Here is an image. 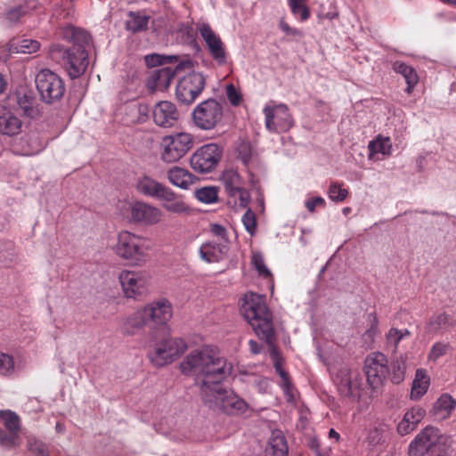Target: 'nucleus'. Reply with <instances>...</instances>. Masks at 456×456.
Returning a JSON list of instances; mask_svg holds the SVG:
<instances>
[{
	"instance_id": "obj_1",
	"label": "nucleus",
	"mask_w": 456,
	"mask_h": 456,
	"mask_svg": "<svg viewBox=\"0 0 456 456\" xmlns=\"http://www.w3.org/2000/svg\"><path fill=\"white\" fill-rule=\"evenodd\" d=\"M183 374L194 376L203 394L204 387L211 388L222 383L232 372V365L220 355L216 347L207 346L192 350L180 363Z\"/></svg>"
},
{
	"instance_id": "obj_2",
	"label": "nucleus",
	"mask_w": 456,
	"mask_h": 456,
	"mask_svg": "<svg viewBox=\"0 0 456 456\" xmlns=\"http://www.w3.org/2000/svg\"><path fill=\"white\" fill-rule=\"evenodd\" d=\"M240 313L255 333L268 345L270 357L275 370L279 372L284 370L282 358L273 344V314L266 305L265 297L253 292L245 294L241 299Z\"/></svg>"
},
{
	"instance_id": "obj_3",
	"label": "nucleus",
	"mask_w": 456,
	"mask_h": 456,
	"mask_svg": "<svg viewBox=\"0 0 456 456\" xmlns=\"http://www.w3.org/2000/svg\"><path fill=\"white\" fill-rule=\"evenodd\" d=\"M204 387L201 398L208 408L230 415L242 414L247 411V403L233 391L224 388L222 383H217L211 388Z\"/></svg>"
},
{
	"instance_id": "obj_4",
	"label": "nucleus",
	"mask_w": 456,
	"mask_h": 456,
	"mask_svg": "<svg viewBox=\"0 0 456 456\" xmlns=\"http://www.w3.org/2000/svg\"><path fill=\"white\" fill-rule=\"evenodd\" d=\"M151 249L148 239L122 231L118 235L114 247L115 253L134 265H142L148 260V251Z\"/></svg>"
},
{
	"instance_id": "obj_5",
	"label": "nucleus",
	"mask_w": 456,
	"mask_h": 456,
	"mask_svg": "<svg viewBox=\"0 0 456 456\" xmlns=\"http://www.w3.org/2000/svg\"><path fill=\"white\" fill-rule=\"evenodd\" d=\"M36 87L42 102L47 104L55 103L63 97L65 85L61 77L53 71L41 69L35 78Z\"/></svg>"
},
{
	"instance_id": "obj_6",
	"label": "nucleus",
	"mask_w": 456,
	"mask_h": 456,
	"mask_svg": "<svg viewBox=\"0 0 456 456\" xmlns=\"http://www.w3.org/2000/svg\"><path fill=\"white\" fill-rule=\"evenodd\" d=\"M221 182L227 196V202L232 208H246L250 201V194L243 187V180L233 169L225 170Z\"/></svg>"
},
{
	"instance_id": "obj_7",
	"label": "nucleus",
	"mask_w": 456,
	"mask_h": 456,
	"mask_svg": "<svg viewBox=\"0 0 456 456\" xmlns=\"http://www.w3.org/2000/svg\"><path fill=\"white\" fill-rule=\"evenodd\" d=\"M191 115L193 123L198 128L211 130L222 121L224 107L217 100L209 98L199 103Z\"/></svg>"
},
{
	"instance_id": "obj_8",
	"label": "nucleus",
	"mask_w": 456,
	"mask_h": 456,
	"mask_svg": "<svg viewBox=\"0 0 456 456\" xmlns=\"http://www.w3.org/2000/svg\"><path fill=\"white\" fill-rule=\"evenodd\" d=\"M448 436L442 434L438 428L427 426L421 429L408 446L409 456H425L431 452Z\"/></svg>"
},
{
	"instance_id": "obj_9",
	"label": "nucleus",
	"mask_w": 456,
	"mask_h": 456,
	"mask_svg": "<svg viewBox=\"0 0 456 456\" xmlns=\"http://www.w3.org/2000/svg\"><path fill=\"white\" fill-rule=\"evenodd\" d=\"M192 136L188 133L167 135L161 142V159L174 163L182 159L192 147Z\"/></svg>"
},
{
	"instance_id": "obj_10",
	"label": "nucleus",
	"mask_w": 456,
	"mask_h": 456,
	"mask_svg": "<svg viewBox=\"0 0 456 456\" xmlns=\"http://www.w3.org/2000/svg\"><path fill=\"white\" fill-rule=\"evenodd\" d=\"M364 371L370 387L372 389L380 387L390 373L387 356L380 352L369 354L364 362Z\"/></svg>"
},
{
	"instance_id": "obj_11",
	"label": "nucleus",
	"mask_w": 456,
	"mask_h": 456,
	"mask_svg": "<svg viewBox=\"0 0 456 456\" xmlns=\"http://www.w3.org/2000/svg\"><path fill=\"white\" fill-rule=\"evenodd\" d=\"M222 155L223 150L217 144H205L192 154L191 166L197 173L208 174L216 167Z\"/></svg>"
},
{
	"instance_id": "obj_12",
	"label": "nucleus",
	"mask_w": 456,
	"mask_h": 456,
	"mask_svg": "<svg viewBox=\"0 0 456 456\" xmlns=\"http://www.w3.org/2000/svg\"><path fill=\"white\" fill-rule=\"evenodd\" d=\"M149 326L158 333H167V324L172 318L171 303L165 298L153 301L143 307Z\"/></svg>"
},
{
	"instance_id": "obj_13",
	"label": "nucleus",
	"mask_w": 456,
	"mask_h": 456,
	"mask_svg": "<svg viewBox=\"0 0 456 456\" xmlns=\"http://www.w3.org/2000/svg\"><path fill=\"white\" fill-rule=\"evenodd\" d=\"M333 381L342 396L354 400L360 398L362 379L357 370L343 366L334 374Z\"/></svg>"
},
{
	"instance_id": "obj_14",
	"label": "nucleus",
	"mask_w": 456,
	"mask_h": 456,
	"mask_svg": "<svg viewBox=\"0 0 456 456\" xmlns=\"http://www.w3.org/2000/svg\"><path fill=\"white\" fill-rule=\"evenodd\" d=\"M263 112L265 117V127L269 132H287L293 126V118L286 104L266 105Z\"/></svg>"
},
{
	"instance_id": "obj_15",
	"label": "nucleus",
	"mask_w": 456,
	"mask_h": 456,
	"mask_svg": "<svg viewBox=\"0 0 456 456\" xmlns=\"http://www.w3.org/2000/svg\"><path fill=\"white\" fill-rule=\"evenodd\" d=\"M206 81L201 73L191 72L184 76L176 86V98L184 104L192 103L205 88Z\"/></svg>"
},
{
	"instance_id": "obj_16",
	"label": "nucleus",
	"mask_w": 456,
	"mask_h": 456,
	"mask_svg": "<svg viewBox=\"0 0 456 456\" xmlns=\"http://www.w3.org/2000/svg\"><path fill=\"white\" fill-rule=\"evenodd\" d=\"M199 32L206 43L211 57L216 62L223 66L227 62V52L221 37L212 29L208 23H203L199 27Z\"/></svg>"
},
{
	"instance_id": "obj_17",
	"label": "nucleus",
	"mask_w": 456,
	"mask_h": 456,
	"mask_svg": "<svg viewBox=\"0 0 456 456\" xmlns=\"http://www.w3.org/2000/svg\"><path fill=\"white\" fill-rule=\"evenodd\" d=\"M130 221L134 224L151 225L162 218V212L155 206L142 201H135L129 207Z\"/></svg>"
},
{
	"instance_id": "obj_18",
	"label": "nucleus",
	"mask_w": 456,
	"mask_h": 456,
	"mask_svg": "<svg viewBox=\"0 0 456 456\" xmlns=\"http://www.w3.org/2000/svg\"><path fill=\"white\" fill-rule=\"evenodd\" d=\"M65 66L71 78L83 75L89 64L87 50L68 48L64 52Z\"/></svg>"
},
{
	"instance_id": "obj_19",
	"label": "nucleus",
	"mask_w": 456,
	"mask_h": 456,
	"mask_svg": "<svg viewBox=\"0 0 456 456\" xmlns=\"http://www.w3.org/2000/svg\"><path fill=\"white\" fill-rule=\"evenodd\" d=\"M152 116L157 126L167 128L176 124L180 113L175 103L169 101H161L154 106Z\"/></svg>"
},
{
	"instance_id": "obj_20",
	"label": "nucleus",
	"mask_w": 456,
	"mask_h": 456,
	"mask_svg": "<svg viewBox=\"0 0 456 456\" xmlns=\"http://www.w3.org/2000/svg\"><path fill=\"white\" fill-rule=\"evenodd\" d=\"M119 281L126 297L137 298L146 292V279L139 273L123 271Z\"/></svg>"
},
{
	"instance_id": "obj_21",
	"label": "nucleus",
	"mask_w": 456,
	"mask_h": 456,
	"mask_svg": "<svg viewBox=\"0 0 456 456\" xmlns=\"http://www.w3.org/2000/svg\"><path fill=\"white\" fill-rule=\"evenodd\" d=\"M179 69L180 64H176L175 67H159L151 70L147 78L148 88L151 91L167 90Z\"/></svg>"
},
{
	"instance_id": "obj_22",
	"label": "nucleus",
	"mask_w": 456,
	"mask_h": 456,
	"mask_svg": "<svg viewBox=\"0 0 456 456\" xmlns=\"http://www.w3.org/2000/svg\"><path fill=\"white\" fill-rule=\"evenodd\" d=\"M228 251V240H224L221 242L208 241L203 243L199 252L202 260L208 263H216L224 259Z\"/></svg>"
},
{
	"instance_id": "obj_23",
	"label": "nucleus",
	"mask_w": 456,
	"mask_h": 456,
	"mask_svg": "<svg viewBox=\"0 0 456 456\" xmlns=\"http://www.w3.org/2000/svg\"><path fill=\"white\" fill-rule=\"evenodd\" d=\"M426 411L420 406H413L408 410L403 419L397 425V431L401 436H405L413 431L423 419Z\"/></svg>"
},
{
	"instance_id": "obj_24",
	"label": "nucleus",
	"mask_w": 456,
	"mask_h": 456,
	"mask_svg": "<svg viewBox=\"0 0 456 456\" xmlns=\"http://www.w3.org/2000/svg\"><path fill=\"white\" fill-rule=\"evenodd\" d=\"M21 120L10 110L0 104V133L13 136L20 133Z\"/></svg>"
},
{
	"instance_id": "obj_25",
	"label": "nucleus",
	"mask_w": 456,
	"mask_h": 456,
	"mask_svg": "<svg viewBox=\"0 0 456 456\" xmlns=\"http://www.w3.org/2000/svg\"><path fill=\"white\" fill-rule=\"evenodd\" d=\"M16 103L25 117L34 118L39 115L37 100L31 91L17 92Z\"/></svg>"
},
{
	"instance_id": "obj_26",
	"label": "nucleus",
	"mask_w": 456,
	"mask_h": 456,
	"mask_svg": "<svg viewBox=\"0 0 456 456\" xmlns=\"http://www.w3.org/2000/svg\"><path fill=\"white\" fill-rule=\"evenodd\" d=\"M167 188V186L148 175L139 177L136 182V190L138 192L158 200H159Z\"/></svg>"
},
{
	"instance_id": "obj_27",
	"label": "nucleus",
	"mask_w": 456,
	"mask_h": 456,
	"mask_svg": "<svg viewBox=\"0 0 456 456\" xmlns=\"http://www.w3.org/2000/svg\"><path fill=\"white\" fill-rule=\"evenodd\" d=\"M456 408V400L449 394L445 393L435 402L432 408L433 416L438 420L448 419Z\"/></svg>"
},
{
	"instance_id": "obj_28",
	"label": "nucleus",
	"mask_w": 456,
	"mask_h": 456,
	"mask_svg": "<svg viewBox=\"0 0 456 456\" xmlns=\"http://www.w3.org/2000/svg\"><path fill=\"white\" fill-rule=\"evenodd\" d=\"M145 325H149L145 311L142 308L138 309L123 320L122 331L126 335H134Z\"/></svg>"
},
{
	"instance_id": "obj_29",
	"label": "nucleus",
	"mask_w": 456,
	"mask_h": 456,
	"mask_svg": "<svg viewBox=\"0 0 456 456\" xmlns=\"http://www.w3.org/2000/svg\"><path fill=\"white\" fill-rule=\"evenodd\" d=\"M168 181L175 186L186 190L194 183V175L188 170L173 167L167 172Z\"/></svg>"
},
{
	"instance_id": "obj_30",
	"label": "nucleus",
	"mask_w": 456,
	"mask_h": 456,
	"mask_svg": "<svg viewBox=\"0 0 456 456\" xmlns=\"http://www.w3.org/2000/svg\"><path fill=\"white\" fill-rule=\"evenodd\" d=\"M159 200H164L163 208L171 213L182 214L189 210L182 197L177 196L170 188H167Z\"/></svg>"
},
{
	"instance_id": "obj_31",
	"label": "nucleus",
	"mask_w": 456,
	"mask_h": 456,
	"mask_svg": "<svg viewBox=\"0 0 456 456\" xmlns=\"http://www.w3.org/2000/svg\"><path fill=\"white\" fill-rule=\"evenodd\" d=\"M167 333H158L155 338H161L162 345L166 347L167 353L173 359V361L181 355L187 349V344L182 338H167Z\"/></svg>"
},
{
	"instance_id": "obj_32",
	"label": "nucleus",
	"mask_w": 456,
	"mask_h": 456,
	"mask_svg": "<svg viewBox=\"0 0 456 456\" xmlns=\"http://www.w3.org/2000/svg\"><path fill=\"white\" fill-rule=\"evenodd\" d=\"M429 384L430 379L427 371L423 369L417 370L415 379L412 382L411 398L412 400L420 399L427 393Z\"/></svg>"
},
{
	"instance_id": "obj_33",
	"label": "nucleus",
	"mask_w": 456,
	"mask_h": 456,
	"mask_svg": "<svg viewBox=\"0 0 456 456\" xmlns=\"http://www.w3.org/2000/svg\"><path fill=\"white\" fill-rule=\"evenodd\" d=\"M393 69L404 77L407 83L405 92L408 94H411L414 86L419 82V77L416 70L411 66H409L403 61H395L393 63Z\"/></svg>"
},
{
	"instance_id": "obj_34",
	"label": "nucleus",
	"mask_w": 456,
	"mask_h": 456,
	"mask_svg": "<svg viewBox=\"0 0 456 456\" xmlns=\"http://www.w3.org/2000/svg\"><path fill=\"white\" fill-rule=\"evenodd\" d=\"M454 326L455 322L450 315L445 313H439L433 314L429 319L428 331L436 334Z\"/></svg>"
},
{
	"instance_id": "obj_35",
	"label": "nucleus",
	"mask_w": 456,
	"mask_h": 456,
	"mask_svg": "<svg viewBox=\"0 0 456 456\" xmlns=\"http://www.w3.org/2000/svg\"><path fill=\"white\" fill-rule=\"evenodd\" d=\"M149 20L150 16L131 11L128 12V20L126 21V29L133 34L145 31L148 28Z\"/></svg>"
},
{
	"instance_id": "obj_36",
	"label": "nucleus",
	"mask_w": 456,
	"mask_h": 456,
	"mask_svg": "<svg viewBox=\"0 0 456 456\" xmlns=\"http://www.w3.org/2000/svg\"><path fill=\"white\" fill-rule=\"evenodd\" d=\"M271 456H288V444L281 432H273L266 449Z\"/></svg>"
},
{
	"instance_id": "obj_37",
	"label": "nucleus",
	"mask_w": 456,
	"mask_h": 456,
	"mask_svg": "<svg viewBox=\"0 0 456 456\" xmlns=\"http://www.w3.org/2000/svg\"><path fill=\"white\" fill-rule=\"evenodd\" d=\"M389 369L391 381L394 384L401 383L405 377L406 356L400 354L399 356L395 357L391 362Z\"/></svg>"
},
{
	"instance_id": "obj_38",
	"label": "nucleus",
	"mask_w": 456,
	"mask_h": 456,
	"mask_svg": "<svg viewBox=\"0 0 456 456\" xmlns=\"http://www.w3.org/2000/svg\"><path fill=\"white\" fill-rule=\"evenodd\" d=\"M368 149L370 151V158L378 153H381L383 155H390L392 151V143L388 137L379 136L377 139L369 142Z\"/></svg>"
},
{
	"instance_id": "obj_39",
	"label": "nucleus",
	"mask_w": 456,
	"mask_h": 456,
	"mask_svg": "<svg viewBox=\"0 0 456 456\" xmlns=\"http://www.w3.org/2000/svg\"><path fill=\"white\" fill-rule=\"evenodd\" d=\"M0 420L9 432L19 434L20 429V419L16 412L11 410H1Z\"/></svg>"
},
{
	"instance_id": "obj_40",
	"label": "nucleus",
	"mask_w": 456,
	"mask_h": 456,
	"mask_svg": "<svg viewBox=\"0 0 456 456\" xmlns=\"http://www.w3.org/2000/svg\"><path fill=\"white\" fill-rule=\"evenodd\" d=\"M169 354L167 353L166 347L162 345L160 342L156 346L154 350L150 352L149 357L151 362L158 367L164 366L171 362H173V359Z\"/></svg>"
},
{
	"instance_id": "obj_41",
	"label": "nucleus",
	"mask_w": 456,
	"mask_h": 456,
	"mask_svg": "<svg viewBox=\"0 0 456 456\" xmlns=\"http://www.w3.org/2000/svg\"><path fill=\"white\" fill-rule=\"evenodd\" d=\"M384 432L383 427H373L370 428L365 438V443L370 450H375L384 442Z\"/></svg>"
},
{
	"instance_id": "obj_42",
	"label": "nucleus",
	"mask_w": 456,
	"mask_h": 456,
	"mask_svg": "<svg viewBox=\"0 0 456 456\" xmlns=\"http://www.w3.org/2000/svg\"><path fill=\"white\" fill-rule=\"evenodd\" d=\"M72 45L69 48L79 47L80 50H87L91 43L89 33L82 28H72Z\"/></svg>"
},
{
	"instance_id": "obj_43",
	"label": "nucleus",
	"mask_w": 456,
	"mask_h": 456,
	"mask_svg": "<svg viewBox=\"0 0 456 456\" xmlns=\"http://www.w3.org/2000/svg\"><path fill=\"white\" fill-rule=\"evenodd\" d=\"M368 322H370V327L362 334V340L365 346H370L374 343L379 331V320L374 313L368 314Z\"/></svg>"
},
{
	"instance_id": "obj_44",
	"label": "nucleus",
	"mask_w": 456,
	"mask_h": 456,
	"mask_svg": "<svg viewBox=\"0 0 456 456\" xmlns=\"http://www.w3.org/2000/svg\"><path fill=\"white\" fill-rule=\"evenodd\" d=\"M196 199L205 204H212L217 201L218 194L216 187L206 186L194 191Z\"/></svg>"
},
{
	"instance_id": "obj_45",
	"label": "nucleus",
	"mask_w": 456,
	"mask_h": 456,
	"mask_svg": "<svg viewBox=\"0 0 456 456\" xmlns=\"http://www.w3.org/2000/svg\"><path fill=\"white\" fill-rule=\"evenodd\" d=\"M328 195L332 201L342 202L348 196V191L342 188L339 183H333L328 189Z\"/></svg>"
},
{
	"instance_id": "obj_46",
	"label": "nucleus",
	"mask_w": 456,
	"mask_h": 456,
	"mask_svg": "<svg viewBox=\"0 0 456 456\" xmlns=\"http://www.w3.org/2000/svg\"><path fill=\"white\" fill-rule=\"evenodd\" d=\"M454 449L452 447V440L450 437L446 438L444 442L440 443L428 456H453Z\"/></svg>"
},
{
	"instance_id": "obj_47",
	"label": "nucleus",
	"mask_w": 456,
	"mask_h": 456,
	"mask_svg": "<svg viewBox=\"0 0 456 456\" xmlns=\"http://www.w3.org/2000/svg\"><path fill=\"white\" fill-rule=\"evenodd\" d=\"M242 224L246 231L251 235H255L256 232V217L251 208H248L241 218Z\"/></svg>"
},
{
	"instance_id": "obj_48",
	"label": "nucleus",
	"mask_w": 456,
	"mask_h": 456,
	"mask_svg": "<svg viewBox=\"0 0 456 456\" xmlns=\"http://www.w3.org/2000/svg\"><path fill=\"white\" fill-rule=\"evenodd\" d=\"M40 47V44L33 39H22L17 43L15 46L16 52L21 53H36Z\"/></svg>"
},
{
	"instance_id": "obj_49",
	"label": "nucleus",
	"mask_w": 456,
	"mask_h": 456,
	"mask_svg": "<svg viewBox=\"0 0 456 456\" xmlns=\"http://www.w3.org/2000/svg\"><path fill=\"white\" fill-rule=\"evenodd\" d=\"M145 61L148 65L162 66L165 63H172L174 61H176L177 58H176V56H174V55H161V54H158V53H153L151 55H147L145 57Z\"/></svg>"
},
{
	"instance_id": "obj_50",
	"label": "nucleus",
	"mask_w": 456,
	"mask_h": 456,
	"mask_svg": "<svg viewBox=\"0 0 456 456\" xmlns=\"http://www.w3.org/2000/svg\"><path fill=\"white\" fill-rule=\"evenodd\" d=\"M14 371V361L12 356L0 352V374L11 375Z\"/></svg>"
},
{
	"instance_id": "obj_51",
	"label": "nucleus",
	"mask_w": 456,
	"mask_h": 456,
	"mask_svg": "<svg viewBox=\"0 0 456 456\" xmlns=\"http://www.w3.org/2000/svg\"><path fill=\"white\" fill-rule=\"evenodd\" d=\"M252 264L258 272L259 275L264 278L271 276V272L268 270L265 264L264 256L260 253H255L252 256Z\"/></svg>"
},
{
	"instance_id": "obj_52",
	"label": "nucleus",
	"mask_w": 456,
	"mask_h": 456,
	"mask_svg": "<svg viewBox=\"0 0 456 456\" xmlns=\"http://www.w3.org/2000/svg\"><path fill=\"white\" fill-rule=\"evenodd\" d=\"M28 449L37 456H48L45 444L36 438L28 439Z\"/></svg>"
},
{
	"instance_id": "obj_53",
	"label": "nucleus",
	"mask_w": 456,
	"mask_h": 456,
	"mask_svg": "<svg viewBox=\"0 0 456 456\" xmlns=\"http://www.w3.org/2000/svg\"><path fill=\"white\" fill-rule=\"evenodd\" d=\"M18 434L12 432H5L0 428V444L6 448H12L17 445Z\"/></svg>"
},
{
	"instance_id": "obj_54",
	"label": "nucleus",
	"mask_w": 456,
	"mask_h": 456,
	"mask_svg": "<svg viewBox=\"0 0 456 456\" xmlns=\"http://www.w3.org/2000/svg\"><path fill=\"white\" fill-rule=\"evenodd\" d=\"M18 434L12 432H5L0 428V444L6 448H12L17 445Z\"/></svg>"
},
{
	"instance_id": "obj_55",
	"label": "nucleus",
	"mask_w": 456,
	"mask_h": 456,
	"mask_svg": "<svg viewBox=\"0 0 456 456\" xmlns=\"http://www.w3.org/2000/svg\"><path fill=\"white\" fill-rule=\"evenodd\" d=\"M449 347L448 344L442 343V342H436L435 343L428 354V359L430 361L436 362L437 359L444 355L447 352V349Z\"/></svg>"
},
{
	"instance_id": "obj_56",
	"label": "nucleus",
	"mask_w": 456,
	"mask_h": 456,
	"mask_svg": "<svg viewBox=\"0 0 456 456\" xmlns=\"http://www.w3.org/2000/svg\"><path fill=\"white\" fill-rule=\"evenodd\" d=\"M308 446L317 456H330V449L329 447L322 448L321 440L316 436H312L309 439Z\"/></svg>"
},
{
	"instance_id": "obj_57",
	"label": "nucleus",
	"mask_w": 456,
	"mask_h": 456,
	"mask_svg": "<svg viewBox=\"0 0 456 456\" xmlns=\"http://www.w3.org/2000/svg\"><path fill=\"white\" fill-rule=\"evenodd\" d=\"M226 94L230 103L232 106L240 105L241 102V95L232 84L226 86Z\"/></svg>"
},
{
	"instance_id": "obj_58",
	"label": "nucleus",
	"mask_w": 456,
	"mask_h": 456,
	"mask_svg": "<svg viewBox=\"0 0 456 456\" xmlns=\"http://www.w3.org/2000/svg\"><path fill=\"white\" fill-rule=\"evenodd\" d=\"M26 12L27 10L22 5L14 6L8 10L6 19L11 22H17Z\"/></svg>"
},
{
	"instance_id": "obj_59",
	"label": "nucleus",
	"mask_w": 456,
	"mask_h": 456,
	"mask_svg": "<svg viewBox=\"0 0 456 456\" xmlns=\"http://www.w3.org/2000/svg\"><path fill=\"white\" fill-rule=\"evenodd\" d=\"M387 341L389 345L394 346V349L396 350L399 343L402 341V338L398 335V329L391 328L387 333Z\"/></svg>"
},
{
	"instance_id": "obj_60",
	"label": "nucleus",
	"mask_w": 456,
	"mask_h": 456,
	"mask_svg": "<svg viewBox=\"0 0 456 456\" xmlns=\"http://www.w3.org/2000/svg\"><path fill=\"white\" fill-rule=\"evenodd\" d=\"M239 156L244 165H248L251 159V151L248 144L240 145L239 149Z\"/></svg>"
},
{
	"instance_id": "obj_61",
	"label": "nucleus",
	"mask_w": 456,
	"mask_h": 456,
	"mask_svg": "<svg viewBox=\"0 0 456 456\" xmlns=\"http://www.w3.org/2000/svg\"><path fill=\"white\" fill-rule=\"evenodd\" d=\"M280 28L286 35H291L293 37H301L302 36L301 30L296 28H291L288 23H286L283 20H281V22H280Z\"/></svg>"
},
{
	"instance_id": "obj_62",
	"label": "nucleus",
	"mask_w": 456,
	"mask_h": 456,
	"mask_svg": "<svg viewBox=\"0 0 456 456\" xmlns=\"http://www.w3.org/2000/svg\"><path fill=\"white\" fill-rule=\"evenodd\" d=\"M325 203L323 198L314 197L305 201V208L310 211L314 212L315 208L318 206H323Z\"/></svg>"
},
{
	"instance_id": "obj_63",
	"label": "nucleus",
	"mask_w": 456,
	"mask_h": 456,
	"mask_svg": "<svg viewBox=\"0 0 456 456\" xmlns=\"http://www.w3.org/2000/svg\"><path fill=\"white\" fill-rule=\"evenodd\" d=\"M211 232L223 240V241L227 240H226V229L218 224H214L211 225Z\"/></svg>"
},
{
	"instance_id": "obj_64",
	"label": "nucleus",
	"mask_w": 456,
	"mask_h": 456,
	"mask_svg": "<svg viewBox=\"0 0 456 456\" xmlns=\"http://www.w3.org/2000/svg\"><path fill=\"white\" fill-rule=\"evenodd\" d=\"M278 373H279L280 377L282 379V387L285 390V392L289 395V391L291 387V384L289 382V374L284 370L279 371Z\"/></svg>"
}]
</instances>
